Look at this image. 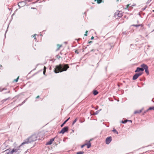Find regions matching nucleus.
Segmentation results:
<instances>
[{
    "label": "nucleus",
    "mask_w": 154,
    "mask_h": 154,
    "mask_svg": "<svg viewBox=\"0 0 154 154\" xmlns=\"http://www.w3.org/2000/svg\"><path fill=\"white\" fill-rule=\"evenodd\" d=\"M98 93V91L97 90H94L93 91V94L94 95H96Z\"/></svg>",
    "instance_id": "15"
},
{
    "label": "nucleus",
    "mask_w": 154,
    "mask_h": 154,
    "mask_svg": "<svg viewBox=\"0 0 154 154\" xmlns=\"http://www.w3.org/2000/svg\"><path fill=\"white\" fill-rule=\"evenodd\" d=\"M112 131L115 133H116L117 134H118V132L117 131V130L115 128H114L113 130H112Z\"/></svg>",
    "instance_id": "18"
},
{
    "label": "nucleus",
    "mask_w": 154,
    "mask_h": 154,
    "mask_svg": "<svg viewBox=\"0 0 154 154\" xmlns=\"http://www.w3.org/2000/svg\"><path fill=\"white\" fill-rule=\"evenodd\" d=\"M5 89H3L2 90H1V89H0V91H2L3 90H4Z\"/></svg>",
    "instance_id": "42"
},
{
    "label": "nucleus",
    "mask_w": 154,
    "mask_h": 154,
    "mask_svg": "<svg viewBox=\"0 0 154 154\" xmlns=\"http://www.w3.org/2000/svg\"><path fill=\"white\" fill-rule=\"evenodd\" d=\"M45 72H46V71H45V70H44V71H43V74H44V75H45Z\"/></svg>",
    "instance_id": "38"
},
{
    "label": "nucleus",
    "mask_w": 154,
    "mask_h": 154,
    "mask_svg": "<svg viewBox=\"0 0 154 154\" xmlns=\"http://www.w3.org/2000/svg\"><path fill=\"white\" fill-rule=\"evenodd\" d=\"M135 4L134 5H132L131 6H135Z\"/></svg>",
    "instance_id": "51"
},
{
    "label": "nucleus",
    "mask_w": 154,
    "mask_h": 154,
    "mask_svg": "<svg viewBox=\"0 0 154 154\" xmlns=\"http://www.w3.org/2000/svg\"><path fill=\"white\" fill-rule=\"evenodd\" d=\"M139 15H140V16H140V13H139Z\"/></svg>",
    "instance_id": "53"
},
{
    "label": "nucleus",
    "mask_w": 154,
    "mask_h": 154,
    "mask_svg": "<svg viewBox=\"0 0 154 154\" xmlns=\"http://www.w3.org/2000/svg\"><path fill=\"white\" fill-rule=\"evenodd\" d=\"M139 20H137V23H139Z\"/></svg>",
    "instance_id": "49"
},
{
    "label": "nucleus",
    "mask_w": 154,
    "mask_h": 154,
    "mask_svg": "<svg viewBox=\"0 0 154 154\" xmlns=\"http://www.w3.org/2000/svg\"><path fill=\"white\" fill-rule=\"evenodd\" d=\"M112 140V137L111 136L107 137L106 139V144H109Z\"/></svg>",
    "instance_id": "8"
},
{
    "label": "nucleus",
    "mask_w": 154,
    "mask_h": 154,
    "mask_svg": "<svg viewBox=\"0 0 154 154\" xmlns=\"http://www.w3.org/2000/svg\"><path fill=\"white\" fill-rule=\"evenodd\" d=\"M128 120L127 119H125L124 121L122 120L121 121V122L123 124H125L127 122H128Z\"/></svg>",
    "instance_id": "19"
},
{
    "label": "nucleus",
    "mask_w": 154,
    "mask_h": 154,
    "mask_svg": "<svg viewBox=\"0 0 154 154\" xmlns=\"http://www.w3.org/2000/svg\"><path fill=\"white\" fill-rule=\"evenodd\" d=\"M88 32V31H86L85 33V34L84 35H85V36H87V33Z\"/></svg>",
    "instance_id": "33"
},
{
    "label": "nucleus",
    "mask_w": 154,
    "mask_h": 154,
    "mask_svg": "<svg viewBox=\"0 0 154 154\" xmlns=\"http://www.w3.org/2000/svg\"><path fill=\"white\" fill-rule=\"evenodd\" d=\"M22 104L21 103V104H19L18 106H17V107L18 106H21L22 105Z\"/></svg>",
    "instance_id": "36"
},
{
    "label": "nucleus",
    "mask_w": 154,
    "mask_h": 154,
    "mask_svg": "<svg viewBox=\"0 0 154 154\" xmlns=\"http://www.w3.org/2000/svg\"><path fill=\"white\" fill-rule=\"evenodd\" d=\"M131 26H134L136 27H138L139 26H140L141 28L143 29H144V27H143L144 25L143 24H133L131 25Z\"/></svg>",
    "instance_id": "10"
},
{
    "label": "nucleus",
    "mask_w": 154,
    "mask_h": 154,
    "mask_svg": "<svg viewBox=\"0 0 154 154\" xmlns=\"http://www.w3.org/2000/svg\"><path fill=\"white\" fill-rule=\"evenodd\" d=\"M8 99L7 98V99H5L3 100H2V101L3 102V103H4L5 101H6Z\"/></svg>",
    "instance_id": "30"
},
{
    "label": "nucleus",
    "mask_w": 154,
    "mask_h": 154,
    "mask_svg": "<svg viewBox=\"0 0 154 154\" xmlns=\"http://www.w3.org/2000/svg\"><path fill=\"white\" fill-rule=\"evenodd\" d=\"M72 131L73 133L74 132V130H72Z\"/></svg>",
    "instance_id": "47"
},
{
    "label": "nucleus",
    "mask_w": 154,
    "mask_h": 154,
    "mask_svg": "<svg viewBox=\"0 0 154 154\" xmlns=\"http://www.w3.org/2000/svg\"><path fill=\"white\" fill-rule=\"evenodd\" d=\"M143 70H145V72L147 75H148L149 74V70H148V67L146 65L144 64V65L143 66Z\"/></svg>",
    "instance_id": "7"
},
{
    "label": "nucleus",
    "mask_w": 154,
    "mask_h": 154,
    "mask_svg": "<svg viewBox=\"0 0 154 154\" xmlns=\"http://www.w3.org/2000/svg\"><path fill=\"white\" fill-rule=\"evenodd\" d=\"M140 81H142V80L140 79Z\"/></svg>",
    "instance_id": "59"
},
{
    "label": "nucleus",
    "mask_w": 154,
    "mask_h": 154,
    "mask_svg": "<svg viewBox=\"0 0 154 154\" xmlns=\"http://www.w3.org/2000/svg\"><path fill=\"white\" fill-rule=\"evenodd\" d=\"M37 136L36 134H34L32 135L31 136L25 140L20 145L17 147L16 148H14L12 150L7 149L5 151V154H13L14 152L19 154L21 152L20 148L21 146L32 142L35 141L37 139Z\"/></svg>",
    "instance_id": "1"
},
{
    "label": "nucleus",
    "mask_w": 154,
    "mask_h": 154,
    "mask_svg": "<svg viewBox=\"0 0 154 154\" xmlns=\"http://www.w3.org/2000/svg\"><path fill=\"white\" fill-rule=\"evenodd\" d=\"M94 38V37L93 36H92L91 38V39H93Z\"/></svg>",
    "instance_id": "41"
},
{
    "label": "nucleus",
    "mask_w": 154,
    "mask_h": 154,
    "mask_svg": "<svg viewBox=\"0 0 154 154\" xmlns=\"http://www.w3.org/2000/svg\"><path fill=\"white\" fill-rule=\"evenodd\" d=\"M128 122H129L131 123L132 122V121L131 120H128Z\"/></svg>",
    "instance_id": "37"
},
{
    "label": "nucleus",
    "mask_w": 154,
    "mask_h": 154,
    "mask_svg": "<svg viewBox=\"0 0 154 154\" xmlns=\"http://www.w3.org/2000/svg\"><path fill=\"white\" fill-rule=\"evenodd\" d=\"M142 74V72H140L135 73L133 75L132 79L134 80H136Z\"/></svg>",
    "instance_id": "5"
},
{
    "label": "nucleus",
    "mask_w": 154,
    "mask_h": 154,
    "mask_svg": "<svg viewBox=\"0 0 154 154\" xmlns=\"http://www.w3.org/2000/svg\"><path fill=\"white\" fill-rule=\"evenodd\" d=\"M112 47V46H111V48H110V49H111V48Z\"/></svg>",
    "instance_id": "54"
},
{
    "label": "nucleus",
    "mask_w": 154,
    "mask_h": 154,
    "mask_svg": "<svg viewBox=\"0 0 154 154\" xmlns=\"http://www.w3.org/2000/svg\"><path fill=\"white\" fill-rule=\"evenodd\" d=\"M19 79V76H18L16 79H15L14 80L13 82H17L18 81Z\"/></svg>",
    "instance_id": "23"
},
{
    "label": "nucleus",
    "mask_w": 154,
    "mask_h": 154,
    "mask_svg": "<svg viewBox=\"0 0 154 154\" xmlns=\"http://www.w3.org/2000/svg\"><path fill=\"white\" fill-rule=\"evenodd\" d=\"M69 68L68 64H63L57 65L54 69V72L56 73L65 71Z\"/></svg>",
    "instance_id": "2"
},
{
    "label": "nucleus",
    "mask_w": 154,
    "mask_h": 154,
    "mask_svg": "<svg viewBox=\"0 0 154 154\" xmlns=\"http://www.w3.org/2000/svg\"><path fill=\"white\" fill-rule=\"evenodd\" d=\"M99 112V110H97L95 112L94 114V115H97Z\"/></svg>",
    "instance_id": "25"
},
{
    "label": "nucleus",
    "mask_w": 154,
    "mask_h": 154,
    "mask_svg": "<svg viewBox=\"0 0 154 154\" xmlns=\"http://www.w3.org/2000/svg\"><path fill=\"white\" fill-rule=\"evenodd\" d=\"M101 110V109H100L99 110V111H100V110Z\"/></svg>",
    "instance_id": "56"
},
{
    "label": "nucleus",
    "mask_w": 154,
    "mask_h": 154,
    "mask_svg": "<svg viewBox=\"0 0 154 154\" xmlns=\"http://www.w3.org/2000/svg\"><path fill=\"white\" fill-rule=\"evenodd\" d=\"M70 118L69 117L67 119H66V120H65L60 125V126L61 127H62L64 125L66 124V123L70 119Z\"/></svg>",
    "instance_id": "11"
},
{
    "label": "nucleus",
    "mask_w": 154,
    "mask_h": 154,
    "mask_svg": "<svg viewBox=\"0 0 154 154\" xmlns=\"http://www.w3.org/2000/svg\"><path fill=\"white\" fill-rule=\"evenodd\" d=\"M69 130V127L68 126H66L63 128L61 131L59 132L58 133L64 134L66 132H67Z\"/></svg>",
    "instance_id": "4"
},
{
    "label": "nucleus",
    "mask_w": 154,
    "mask_h": 154,
    "mask_svg": "<svg viewBox=\"0 0 154 154\" xmlns=\"http://www.w3.org/2000/svg\"><path fill=\"white\" fill-rule=\"evenodd\" d=\"M117 12H116L115 14H116Z\"/></svg>",
    "instance_id": "58"
},
{
    "label": "nucleus",
    "mask_w": 154,
    "mask_h": 154,
    "mask_svg": "<svg viewBox=\"0 0 154 154\" xmlns=\"http://www.w3.org/2000/svg\"><path fill=\"white\" fill-rule=\"evenodd\" d=\"M45 68V69L46 68L45 66H44V68Z\"/></svg>",
    "instance_id": "57"
},
{
    "label": "nucleus",
    "mask_w": 154,
    "mask_h": 154,
    "mask_svg": "<svg viewBox=\"0 0 154 154\" xmlns=\"http://www.w3.org/2000/svg\"><path fill=\"white\" fill-rule=\"evenodd\" d=\"M127 8H128V7H130L129 5L128 4L126 6Z\"/></svg>",
    "instance_id": "35"
},
{
    "label": "nucleus",
    "mask_w": 154,
    "mask_h": 154,
    "mask_svg": "<svg viewBox=\"0 0 154 154\" xmlns=\"http://www.w3.org/2000/svg\"><path fill=\"white\" fill-rule=\"evenodd\" d=\"M84 152L83 151H79L77 152L76 154H83Z\"/></svg>",
    "instance_id": "22"
},
{
    "label": "nucleus",
    "mask_w": 154,
    "mask_h": 154,
    "mask_svg": "<svg viewBox=\"0 0 154 154\" xmlns=\"http://www.w3.org/2000/svg\"><path fill=\"white\" fill-rule=\"evenodd\" d=\"M57 46H59V47H58V48H57V51H58V50H59V49H60V47H61L62 46V45H57Z\"/></svg>",
    "instance_id": "26"
},
{
    "label": "nucleus",
    "mask_w": 154,
    "mask_h": 154,
    "mask_svg": "<svg viewBox=\"0 0 154 154\" xmlns=\"http://www.w3.org/2000/svg\"><path fill=\"white\" fill-rule=\"evenodd\" d=\"M38 1H39V0H38L36 2H35V3L37 2Z\"/></svg>",
    "instance_id": "50"
},
{
    "label": "nucleus",
    "mask_w": 154,
    "mask_h": 154,
    "mask_svg": "<svg viewBox=\"0 0 154 154\" xmlns=\"http://www.w3.org/2000/svg\"><path fill=\"white\" fill-rule=\"evenodd\" d=\"M0 66L1 67H2V65H0Z\"/></svg>",
    "instance_id": "55"
},
{
    "label": "nucleus",
    "mask_w": 154,
    "mask_h": 154,
    "mask_svg": "<svg viewBox=\"0 0 154 154\" xmlns=\"http://www.w3.org/2000/svg\"><path fill=\"white\" fill-rule=\"evenodd\" d=\"M26 1H23L19 2L18 4V6L19 8H21V7L24 6L26 4Z\"/></svg>",
    "instance_id": "6"
},
{
    "label": "nucleus",
    "mask_w": 154,
    "mask_h": 154,
    "mask_svg": "<svg viewBox=\"0 0 154 154\" xmlns=\"http://www.w3.org/2000/svg\"><path fill=\"white\" fill-rule=\"evenodd\" d=\"M92 42L91 41L88 42V43H92Z\"/></svg>",
    "instance_id": "43"
},
{
    "label": "nucleus",
    "mask_w": 154,
    "mask_h": 154,
    "mask_svg": "<svg viewBox=\"0 0 154 154\" xmlns=\"http://www.w3.org/2000/svg\"><path fill=\"white\" fill-rule=\"evenodd\" d=\"M102 0H97V3L98 4H100L101 3ZM97 0H95V1H96Z\"/></svg>",
    "instance_id": "24"
},
{
    "label": "nucleus",
    "mask_w": 154,
    "mask_h": 154,
    "mask_svg": "<svg viewBox=\"0 0 154 154\" xmlns=\"http://www.w3.org/2000/svg\"><path fill=\"white\" fill-rule=\"evenodd\" d=\"M0 69H1V68H0Z\"/></svg>",
    "instance_id": "61"
},
{
    "label": "nucleus",
    "mask_w": 154,
    "mask_h": 154,
    "mask_svg": "<svg viewBox=\"0 0 154 154\" xmlns=\"http://www.w3.org/2000/svg\"><path fill=\"white\" fill-rule=\"evenodd\" d=\"M119 0H117V1H118Z\"/></svg>",
    "instance_id": "60"
},
{
    "label": "nucleus",
    "mask_w": 154,
    "mask_h": 154,
    "mask_svg": "<svg viewBox=\"0 0 154 154\" xmlns=\"http://www.w3.org/2000/svg\"><path fill=\"white\" fill-rule=\"evenodd\" d=\"M152 109L154 110V106H152L150 107L149 109H148L147 110H146V111H148L149 110H151Z\"/></svg>",
    "instance_id": "17"
},
{
    "label": "nucleus",
    "mask_w": 154,
    "mask_h": 154,
    "mask_svg": "<svg viewBox=\"0 0 154 154\" xmlns=\"http://www.w3.org/2000/svg\"><path fill=\"white\" fill-rule=\"evenodd\" d=\"M32 9H35V8H32Z\"/></svg>",
    "instance_id": "48"
},
{
    "label": "nucleus",
    "mask_w": 154,
    "mask_h": 154,
    "mask_svg": "<svg viewBox=\"0 0 154 154\" xmlns=\"http://www.w3.org/2000/svg\"><path fill=\"white\" fill-rule=\"evenodd\" d=\"M75 53H76V54H78L79 53V52H78V51L77 50H75Z\"/></svg>",
    "instance_id": "31"
},
{
    "label": "nucleus",
    "mask_w": 154,
    "mask_h": 154,
    "mask_svg": "<svg viewBox=\"0 0 154 154\" xmlns=\"http://www.w3.org/2000/svg\"><path fill=\"white\" fill-rule=\"evenodd\" d=\"M27 98H26L25 100H24L22 103V104H24V103H25V102H26V101L27 100Z\"/></svg>",
    "instance_id": "27"
},
{
    "label": "nucleus",
    "mask_w": 154,
    "mask_h": 154,
    "mask_svg": "<svg viewBox=\"0 0 154 154\" xmlns=\"http://www.w3.org/2000/svg\"><path fill=\"white\" fill-rule=\"evenodd\" d=\"M129 32L127 31H125L122 32V34L123 35H128L129 34Z\"/></svg>",
    "instance_id": "20"
},
{
    "label": "nucleus",
    "mask_w": 154,
    "mask_h": 154,
    "mask_svg": "<svg viewBox=\"0 0 154 154\" xmlns=\"http://www.w3.org/2000/svg\"><path fill=\"white\" fill-rule=\"evenodd\" d=\"M152 0H148L147 2H146V4H149L150 2L152 1Z\"/></svg>",
    "instance_id": "29"
},
{
    "label": "nucleus",
    "mask_w": 154,
    "mask_h": 154,
    "mask_svg": "<svg viewBox=\"0 0 154 154\" xmlns=\"http://www.w3.org/2000/svg\"><path fill=\"white\" fill-rule=\"evenodd\" d=\"M64 43H65V44H67V42H64Z\"/></svg>",
    "instance_id": "46"
},
{
    "label": "nucleus",
    "mask_w": 154,
    "mask_h": 154,
    "mask_svg": "<svg viewBox=\"0 0 154 154\" xmlns=\"http://www.w3.org/2000/svg\"><path fill=\"white\" fill-rule=\"evenodd\" d=\"M27 98H26L25 100H24L22 103V104H24V103H25V102H26V101L27 100Z\"/></svg>",
    "instance_id": "28"
},
{
    "label": "nucleus",
    "mask_w": 154,
    "mask_h": 154,
    "mask_svg": "<svg viewBox=\"0 0 154 154\" xmlns=\"http://www.w3.org/2000/svg\"><path fill=\"white\" fill-rule=\"evenodd\" d=\"M146 8V7H145V8H143V10H145V9Z\"/></svg>",
    "instance_id": "44"
},
{
    "label": "nucleus",
    "mask_w": 154,
    "mask_h": 154,
    "mask_svg": "<svg viewBox=\"0 0 154 154\" xmlns=\"http://www.w3.org/2000/svg\"><path fill=\"white\" fill-rule=\"evenodd\" d=\"M55 138H56V137H55L54 138H52V139H50V140L46 142V143L45 144V145L46 146H47V145H50L51 144H52L53 141L54 140Z\"/></svg>",
    "instance_id": "9"
},
{
    "label": "nucleus",
    "mask_w": 154,
    "mask_h": 154,
    "mask_svg": "<svg viewBox=\"0 0 154 154\" xmlns=\"http://www.w3.org/2000/svg\"><path fill=\"white\" fill-rule=\"evenodd\" d=\"M85 145V144L82 145L81 146V147L82 148H83V147Z\"/></svg>",
    "instance_id": "34"
},
{
    "label": "nucleus",
    "mask_w": 154,
    "mask_h": 154,
    "mask_svg": "<svg viewBox=\"0 0 154 154\" xmlns=\"http://www.w3.org/2000/svg\"><path fill=\"white\" fill-rule=\"evenodd\" d=\"M97 109H98V108H96L95 109H96V110H97Z\"/></svg>",
    "instance_id": "52"
},
{
    "label": "nucleus",
    "mask_w": 154,
    "mask_h": 154,
    "mask_svg": "<svg viewBox=\"0 0 154 154\" xmlns=\"http://www.w3.org/2000/svg\"><path fill=\"white\" fill-rule=\"evenodd\" d=\"M35 35H36V34H35L33 36V37H34L35 39H36V37L35 36Z\"/></svg>",
    "instance_id": "40"
},
{
    "label": "nucleus",
    "mask_w": 154,
    "mask_h": 154,
    "mask_svg": "<svg viewBox=\"0 0 154 154\" xmlns=\"http://www.w3.org/2000/svg\"><path fill=\"white\" fill-rule=\"evenodd\" d=\"M147 111H146V110L144 112H143V114H144L145 113H146Z\"/></svg>",
    "instance_id": "45"
},
{
    "label": "nucleus",
    "mask_w": 154,
    "mask_h": 154,
    "mask_svg": "<svg viewBox=\"0 0 154 154\" xmlns=\"http://www.w3.org/2000/svg\"><path fill=\"white\" fill-rule=\"evenodd\" d=\"M144 64H143L140 65L141 67H137V68L136 69L135 71V72H142L143 71V66L144 65Z\"/></svg>",
    "instance_id": "3"
},
{
    "label": "nucleus",
    "mask_w": 154,
    "mask_h": 154,
    "mask_svg": "<svg viewBox=\"0 0 154 154\" xmlns=\"http://www.w3.org/2000/svg\"><path fill=\"white\" fill-rule=\"evenodd\" d=\"M117 15L119 17H122V11H120L117 13Z\"/></svg>",
    "instance_id": "14"
},
{
    "label": "nucleus",
    "mask_w": 154,
    "mask_h": 154,
    "mask_svg": "<svg viewBox=\"0 0 154 154\" xmlns=\"http://www.w3.org/2000/svg\"><path fill=\"white\" fill-rule=\"evenodd\" d=\"M85 145L87 146V147L88 148H89L91 146V144L90 142V141H88V143L85 144Z\"/></svg>",
    "instance_id": "12"
},
{
    "label": "nucleus",
    "mask_w": 154,
    "mask_h": 154,
    "mask_svg": "<svg viewBox=\"0 0 154 154\" xmlns=\"http://www.w3.org/2000/svg\"><path fill=\"white\" fill-rule=\"evenodd\" d=\"M77 119L76 118L74 120V121L72 123V125H73L77 121Z\"/></svg>",
    "instance_id": "21"
},
{
    "label": "nucleus",
    "mask_w": 154,
    "mask_h": 154,
    "mask_svg": "<svg viewBox=\"0 0 154 154\" xmlns=\"http://www.w3.org/2000/svg\"><path fill=\"white\" fill-rule=\"evenodd\" d=\"M39 98V96H37L36 97V99H37Z\"/></svg>",
    "instance_id": "39"
},
{
    "label": "nucleus",
    "mask_w": 154,
    "mask_h": 154,
    "mask_svg": "<svg viewBox=\"0 0 154 154\" xmlns=\"http://www.w3.org/2000/svg\"><path fill=\"white\" fill-rule=\"evenodd\" d=\"M57 58L58 59H59L60 58V56H59L58 55H57Z\"/></svg>",
    "instance_id": "32"
},
{
    "label": "nucleus",
    "mask_w": 154,
    "mask_h": 154,
    "mask_svg": "<svg viewBox=\"0 0 154 154\" xmlns=\"http://www.w3.org/2000/svg\"><path fill=\"white\" fill-rule=\"evenodd\" d=\"M98 51V50L97 49H93L91 50L90 51L91 52H93L95 53V54H96V53L97 51Z\"/></svg>",
    "instance_id": "16"
},
{
    "label": "nucleus",
    "mask_w": 154,
    "mask_h": 154,
    "mask_svg": "<svg viewBox=\"0 0 154 154\" xmlns=\"http://www.w3.org/2000/svg\"><path fill=\"white\" fill-rule=\"evenodd\" d=\"M142 110L143 109L139 110H136L134 112V113L135 114L137 113H140L142 112Z\"/></svg>",
    "instance_id": "13"
}]
</instances>
